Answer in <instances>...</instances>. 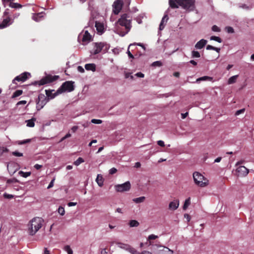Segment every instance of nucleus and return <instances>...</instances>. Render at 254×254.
<instances>
[{"label": "nucleus", "instance_id": "nucleus-1", "mask_svg": "<svg viewBox=\"0 0 254 254\" xmlns=\"http://www.w3.org/2000/svg\"><path fill=\"white\" fill-rule=\"evenodd\" d=\"M195 0H169V4L172 8H178L179 6L185 9L192 10L194 8Z\"/></svg>", "mask_w": 254, "mask_h": 254}, {"label": "nucleus", "instance_id": "nucleus-2", "mask_svg": "<svg viewBox=\"0 0 254 254\" xmlns=\"http://www.w3.org/2000/svg\"><path fill=\"white\" fill-rule=\"evenodd\" d=\"M132 17L127 13H124L121 16V17L117 21V23L122 26L125 27L126 31H118V33L121 36H124L130 30L131 25V22ZM119 31V29H117Z\"/></svg>", "mask_w": 254, "mask_h": 254}, {"label": "nucleus", "instance_id": "nucleus-3", "mask_svg": "<svg viewBox=\"0 0 254 254\" xmlns=\"http://www.w3.org/2000/svg\"><path fill=\"white\" fill-rule=\"evenodd\" d=\"M43 219L40 217L34 218L31 221L29 227L30 235H34L42 226Z\"/></svg>", "mask_w": 254, "mask_h": 254}, {"label": "nucleus", "instance_id": "nucleus-4", "mask_svg": "<svg viewBox=\"0 0 254 254\" xmlns=\"http://www.w3.org/2000/svg\"><path fill=\"white\" fill-rule=\"evenodd\" d=\"M193 178L196 185L201 187H204L208 184V180L197 172L193 174Z\"/></svg>", "mask_w": 254, "mask_h": 254}, {"label": "nucleus", "instance_id": "nucleus-5", "mask_svg": "<svg viewBox=\"0 0 254 254\" xmlns=\"http://www.w3.org/2000/svg\"><path fill=\"white\" fill-rule=\"evenodd\" d=\"M74 82L72 81H66L64 82L61 86L57 90V93L61 94L64 92H71L74 90Z\"/></svg>", "mask_w": 254, "mask_h": 254}, {"label": "nucleus", "instance_id": "nucleus-6", "mask_svg": "<svg viewBox=\"0 0 254 254\" xmlns=\"http://www.w3.org/2000/svg\"><path fill=\"white\" fill-rule=\"evenodd\" d=\"M59 78L58 75H48L43 77L40 81H36L35 84H38L39 85H43L47 83H51L55 81Z\"/></svg>", "mask_w": 254, "mask_h": 254}, {"label": "nucleus", "instance_id": "nucleus-7", "mask_svg": "<svg viewBox=\"0 0 254 254\" xmlns=\"http://www.w3.org/2000/svg\"><path fill=\"white\" fill-rule=\"evenodd\" d=\"M131 188L130 183L129 181H127L124 184L117 185L115 186L116 190L117 192H124L128 191Z\"/></svg>", "mask_w": 254, "mask_h": 254}, {"label": "nucleus", "instance_id": "nucleus-8", "mask_svg": "<svg viewBox=\"0 0 254 254\" xmlns=\"http://www.w3.org/2000/svg\"><path fill=\"white\" fill-rule=\"evenodd\" d=\"M123 5V2L121 0H116L113 5V12L115 14H118L121 10Z\"/></svg>", "mask_w": 254, "mask_h": 254}, {"label": "nucleus", "instance_id": "nucleus-9", "mask_svg": "<svg viewBox=\"0 0 254 254\" xmlns=\"http://www.w3.org/2000/svg\"><path fill=\"white\" fill-rule=\"evenodd\" d=\"M28 75H30V73L27 72H24L18 76H17L14 78L12 81L13 83H16V81H21L24 82L28 78Z\"/></svg>", "mask_w": 254, "mask_h": 254}, {"label": "nucleus", "instance_id": "nucleus-10", "mask_svg": "<svg viewBox=\"0 0 254 254\" xmlns=\"http://www.w3.org/2000/svg\"><path fill=\"white\" fill-rule=\"evenodd\" d=\"M236 171L238 173V176L240 177H245L249 173V170L244 166H241L238 167Z\"/></svg>", "mask_w": 254, "mask_h": 254}, {"label": "nucleus", "instance_id": "nucleus-11", "mask_svg": "<svg viewBox=\"0 0 254 254\" xmlns=\"http://www.w3.org/2000/svg\"><path fill=\"white\" fill-rule=\"evenodd\" d=\"M95 23V27L96 30L98 33L102 34L104 32V20H99L96 21Z\"/></svg>", "mask_w": 254, "mask_h": 254}, {"label": "nucleus", "instance_id": "nucleus-12", "mask_svg": "<svg viewBox=\"0 0 254 254\" xmlns=\"http://www.w3.org/2000/svg\"><path fill=\"white\" fill-rule=\"evenodd\" d=\"M103 47L104 44L103 43H95L93 51L91 53L94 55L98 54L101 52Z\"/></svg>", "mask_w": 254, "mask_h": 254}, {"label": "nucleus", "instance_id": "nucleus-13", "mask_svg": "<svg viewBox=\"0 0 254 254\" xmlns=\"http://www.w3.org/2000/svg\"><path fill=\"white\" fill-rule=\"evenodd\" d=\"M45 93L46 96L49 99H53L56 96L60 94V93H57V91L55 92L54 90H46Z\"/></svg>", "mask_w": 254, "mask_h": 254}, {"label": "nucleus", "instance_id": "nucleus-14", "mask_svg": "<svg viewBox=\"0 0 254 254\" xmlns=\"http://www.w3.org/2000/svg\"><path fill=\"white\" fill-rule=\"evenodd\" d=\"M207 42V40L202 39L196 43L195 48L196 49H201L206 45Z\"/></svg>", "mask_w": 254, "mask_h": 254}, {"label": "nucleus", "instance_id": "nucleus-15", "mask_svg": "<svg viewBox=\"0 0 254 254\" xmlns=\"http://www.w3.org/2000/svg\"><path fill=\"white\" fill-rule=\"evenodd\" d=\"M179 206V200H175L171 202L169 204V208L170 209L175 210L177 209Z\"/></svg>", "mask_w": 254, "mask_h": 254}, {"label": "nucleus", "instance_id": "nucleus-16", "mask_svg": "<svg viewBox=\"0 0 254 254\" xmlns=\"http://www.w3.org/2000/svg\"><path fill=\"white\" fill-rule=\"evenodd\" d=\"M10 24V18L9 16L4 19L0 24V28H4Z\"/></svg>", "mask_w": 254, "mask_h": 254}, {"label": "nucleus", "instance_id": "nucleus-17", "mask_svg": "<svg viewBox=\"0 0 254 254\" xmlns=\"http://www.w3.org/2000/svg\"><path fill=\"white\" fill-rule=\"evenodd\" d=\"M92 39V37L88 31H85L83 36L82 41L83 42H89Z\"/></svg>", "mask_w": 254, "mask_h": 254}, {"label": "nucleus", "instance_id": "nucleus-18", "mask_svg": "<svg viewBox=\"0 0 254 254\" xmlns=\"http://www.w3.org/2000/svg\"><path fill=\"white\" fill-rule=\"evenodd\" d=\"M85 68L87 70L95 71L96 70V65L94 64H87L85 65Z\"/></svg>", "mask_w": 254, "mask_h": 254}, {"label": "nucleus", "instance_id": "nucleus-19", "mask_svg": "<svg viewBox=\"0 0 254 254\" xmlns=\"http://www.w3.org/2000/svg\"><path fill=\"white\" fill-rule=\"evenodd\" d=\"M36 119L35 118H32L30 120H26L25 122L27 123L26 126L28 127H33L35 126V122L36 121Z\"/></svg>", "mask_w": 254, "mask_h": 254}, {"label": "nucleus", "instance_id": "nucleus-20", "mask_svg": "<svg viewBox=\"0 0 254 254\" xmlns=\"http://www.w3.org/2000/svg\"><path fill=\"white\" fill-rule=\"evenodd\" d=\"M96 181L99 187L103 185V179L101 175H98L96 179Z\"/></svg>", "mask_w": 254, "mask_h": 254}, {"label": "nucleus", "instance_id": "nucleus-21", "mask_svg": "<svg viewBox=\"0 0 254 254\" xmlns=\"http://www.w3.org/2000/svg\"><path fill=\"white\" fill-rule=\"evenodd\" d=\"M145 199V196H140L139 197L135 198L132 199V201L136 203H140L143 202Z\"/></svg>", "mask_w": 254, "mask_h": 254}, {"label": "nucleus", "instance_id": "nucleus-22", "mask_svg": "<svg viewBox=\"0 0 254 254\" xmlns=\"http://www.w3.org/2000/svg\"><path fill=\"white\" fill-rule=\"evenodd\" d=\"M139 225V223L135 220H131L129 222V225L130 227H136Z\"/></svg>", "mask_w": 254, "mask_h": 254}, {"label": "nucleus", "instance_id": "nucleus-23", "mask_svg": "<svg viewBox=\"0 0 254 254\" xmlns=\"http://www.w3.org/2000/svg\"><path fill=\"white\" fill-rule=\"evenodd\" d=\"M9 6L13 8H20L22 7V5L21 4L13 2L9 3Z\"/></svg>", "mask_w": 254, "mask_h": 254}, {"label": "nucleus", "instance_id": "nucleus-24", "mask_svg": "<svg viewBox=\"0 0 254 254\" xmlns=\"http://www.w3.org/2000/svg\"><path fill=\"white\" fill-rule=\"evenodd\" d=\"M118 245L119 247H120V248L124 249L126 251H128V250L129 248V246H130L129 245H128L127 244H123L122 243H118Z\"/></svg>", "mask_w": 254, "mask_h": 254}, {"label": "nucleus", "instance_id": "nucleus-25", "mask_svg": "<svg viewBox=\"0 0 254 254\" xmlns=\"http://www.w3.org/2000/svg\"><path fill=\"white\" fill-rule=\"evenodd\" d=\"M238 77V75H237L231 76L228 79V84H231L235 83Z\"/></svg>", "mask_w": 254, "mask_h": 254}, {"label": "nucleus", "instance_id": "nucleus-26", "mask_svg": "<svg viewBox=\"0 0 254 254\" xmlns=\"http://www.w3.org/2000/svg\"><path fill=\"white\" fill-rule=\"evenodd\" d=\"M18 174H19L20 176H21L22 177L27 178V177H29V176H30L31 172H24L22 171H20L19 172Z\"/></svg>", "mask_w": 254, "mask_h": 254}, {"label": "nucleus", "instance_id": "nucleus-27", "mask_svg": "<svg viewBox=\"0 0 254 254\" xmlns=\"http://www.w3.org/2000/svg\"><path fill=\"white\" fill-rule=\"evenodd\" d=\"M190 204V198L189 197L186 199L183 205V209L186 210Z\"/></svg>", "mask_w": 254, "mask_h": 254}, {"label": "nucleus", "instance_id": "nucleus-28", "mask_svg": "<svg viewBox=\"0 0 254 254\" xmlns=\"http://www.w3.org/2000/svg\"><path fill=\"white\" fill-rule=\"evenodd\" d=\"M212 79V77L207 76H204L197 78L196 79V82H199L200 81H204L206 80H211Z\"/></svg>", "mask_w": 254, "mask_h": 254}, {"label": "nucleus", "instance_id": "nucleus-29", "mask_svg": "<svg viewBox=\"0 0 254 254\" xmlns=\"http://www.w3.org/2000/svg\"><path fill=\"white\" fill-rule=\"evenodd\" d=\"M31 141V139H27L23 140H18L16 141L17 144L18 145H22L26 143H30Z\"/></svg>", "mask_w": 254, "mask_h": 254}, {"label": "nucleus", "instance_id": "nucleus-30", "mask_svg": "<svg viewBox=\"0 0 254 254\" xmlns=\"http://www.w3.org/2000/svg\"><path fill=\"white\" fill-rule=\"evenodd\" d=\"M22 90H16L13 94L12 96V98H15V97H18L20 95H21L22 94Z\"/></svg>", "mask_w": 254, "mask_h": 254}, {"label": "nucleus", "instance_id": "nucleus-31", "mask_svg": "<svg viewBox=\"0 0 254 254\" xmlns=\"http://www.w3.org/2000/svg\"><path fill=\"white\" fill-rule=\"evenodd\" d=\"M84 162V160L82 158L79 157L74 162V164L77 166Z\"/></svg>", "mask_w": 254, "mask_h": 254}, {"label": "nucleus", "instance_id": "nucleus-32", "mask_svg": "<svg viewBox=\"0 0 254 254\" xmlns=\"http://www.w3.org/2000/svg\"><path fill=\"white\" fill-rule=\"evenodd\" d=\"M210 40H214V41H217L219 43H221L222 42V39L219 37H217V36H212L210 37Z\"/></svg>", "mask_w": 254, "mask_h": 254}, {"label": "nucleus", "instance_id": "nucleus-33", "mask_svg": "<svg viewBox=\"0 0 254 254\" xmlns=\"http://www.w3.org/2000/svg\"><path fill=\"white\" fill-rule=\"evenodd\" d=\"M191 57L192 58H199L200 55L198 51H193L191 52Z\"/></svg>", "mask_w": 254, "mask_h": 254}, {"label": "nucleus", "instance_id": "nucleus-34", "mask_svg": "<svg viewBox=\"0 0 254 254\" xmlns=\"http://www.w3.org/2000/svg\"><path fill=\"white\" fill-rule=\"evenodd\" d=\"M131 254H139V253L133 248H132L131 246H129V248L128 251Z\"/></svg>", "mask_w": 254, "mask_h": 254}, {"label": "nucleus", "instance_id": "nucleus-35", "mask_svg": "<svg viewBox=\"0 0 254 254\" xmlns=\"http://www.w3.org/2000/svg\"><path fill=\"white\" fill-rule=\"evenodd\" d=\"M64 250L68 254H72L73 251L69 246L64 247Z\"/></svg>", "mask_w": 254, "mask_h": 254}, {"label": "nucleus", "instance_id": "nucleus-36", "mask_svg": "<svg viewBox=\"0 0 254 254\" xmlns=\"http://www.w3.org/2000/svg\"><path fill=\"white\" fill-rule=\"evenodd\" d=\"M58 212L59 214H60L61 215H64L65 213L64 209L62 206H60L58 208Z\"/></svg>", "mask_w": 254, "mask_h": 254}, {"label": "nucleus", "instance_id": "nucleus-37", "mask_svg": "<svg viewBox=\"0 0 254 254\" xmlns=\"http://www.w3.org/2000/svg\"><path fill=\"white\" fill-rule=\"evenodd\" d=\"M12 154L15 156L21 157L23 156V153L19 152L17 151H13L12 152Z\"/></svg>", "mask_w": 254, "mask_h": 254}, {"label": "nucleus", "instance_id": "nucleus-38", "mask_svg": "<svg viewBox=\"0 0 254 254\" xmlns=\"http://www.w3.org/2000/svg\"><path fill=\"white\" fill-rule=\"evenodd\" d=\"M226 30L227 32L229 33H233L234 32V29L232 27H230V26L226 27Z\"/></svg>", "mask_w": 254, "mask_h": 254}, {"label": "nucleus", "instance_id": "nucleus-39", "mask_svg": "<svg viewBox=\"0 0 254 254\" xmlns=\"http://www.w3.org/2000/svg\"><path fill=\"white\" fill-rule=\"evenodd\" d=\"M102 121L101 120L98 119H92L91 120V123L95 124H100L102 123Z\"/></svg>", "mask_w": 254, "mask_h": 254}, {"label": "nucleus", "instance_id": "nucleus-40", "mask_svg": "<svg viewBox=\"0 0 254 254\" xmlns=\"http://www.w3.org/2000/svg\"><path fill=\"white\" fill-rule=\"evenodd\" d=\"M212 30L214 32H220V29L216 25H213L212 27Z\"/></svg>", "mask_w": 254, "mask_h": 254}, {"label": "nucleus", "instance_id": "nucleus-41", "mask_svg": "<svg viewBox=\"0 0 254 254\" xmlns=\"http://www.w3.org/2000/svg\"><path fill=\"white\" fill-rule=\"evenodd\" d=\"M71 136V134L70 133H67L63 137H62L60 140V142H62L63 141H64V139L67 138H69Z\"/></svg>", "mask_w": 254, "mask_h": 254}, {"label": "nucleus", "instance_id": "nucleus-42", "mask_svg": "<svg viewBox=\"0 0 254 254\" xmlns=\"http://www.w3.org/2000/svg\"><path fill=\"white\" fill-rule=\"evenodd\" d=\"M117 172V169H116L115 168H112L109 170V174L111 175H113L115 174Z\"/></svg>", "mask_w": 254, "mask_h": 254}, {"label": "nucleus", "instance_id": "nucleus-43", "mask_svg": "<svg viewBox=\"0 0 254 254\" xmlns=\"http://www.w3.org/2000/svg\"><path fill=\"white\" fill-rule=\"evenodd\" d=\"M158 238V236L155 235L154 234H151L149 235L148 237V240H154Z\"/></svg>", "mask_w": 254, "mask_h": 254}, {"label": "nucleus", "instance_id": "nucleus-44", "mask_svg": "<svg viewBox=\"0 0 254 254\" xmlns=\"http://www.w3.org/2000/svg\"><path fill=\"white\" fill-rule=\"evenodd\" d=\"M168 19V15H165L162 18V20H161V22L162 23H163L164 22H167V20Z\"/></svg>", "mask_w": 254, "mask_h": 254}, {"label": "nucleus", "instance_id": "nucleus-45", "mask_svg": "<svg viewBox=\"0 0 254 254\" xmlns=\"http://www.w3.org/2000/svg\"><path fill=\"white\" fill-rule=\"evenodd\" d=\"M125 78H128L129 77L132 79L133 78V76L131 75V73L129 72H126L125 73Z\"/></svg>", "mask_w": 254, "mask_h": 254}, {"label": "nucleus", "instance_id": "nucleus-46", "mask_svg": "<svg viewBox=\"0 0 254 254\" xmlns=\"http://www.w3.org/2000/svg\"><path fill=\"white\" fill-rule=\"evenodd\" d=\"M9 9L7 8L5 10L4 12H3V16L5 17L9 16Z\"/></svg>", "mask_w": 254, "mask_h": 254}, {"label": "nucleus", "instance_id": "nucleus-47", "mask_svg": "<svg viewBox=\"0 0 254 254\" xmlns=\"http://www.w3.org/2000/svg\"><path fill=\"white\" fill-rule=\"evenodd\" d=\"M78 129V127L77 126H74L71 128V130L72 132H75Z\"/></svg>", "mask_w": 254, "mask_h": 254}, {"label": "nucleus", "instance_id": "nucleus-48", "mask_svg": "<svg viewBox=\"0 0 254 254\" xmlns=\"http://www.w3.org/2000/svg\"><path fill=\"white\" fill-rule=\"evenodd\" d=\"M135 75L138 77H141V78L144 77V74L143 73H141V72H137V73H136L135 74Z\"/></svg>", "mask_w": 254, "mask_h": 254}, {"label": "nucleus", "instance_id": "nucleus-49", "mask_svg": "<svg viewBox=\"0 0 254 254\" xmlns=\"http://www.w3.org/2000/svg\"><path fill=\"white\" fill-rule=\"evenodd\" d=\"M157 144L161 147H164L165 146L164 142L162 140H158L157 141Z\"/></svg>", "mask_w": 254, "mask_h": 254}, {"label": "nucleus", "instance_id": "nucleus-50", "mask_svg": "<svg viewBox=\"0 0 254 254\" xmlns=\"http://www.w3.org/2000/svg\"><path fill=\"white\" fill-rule=\"evenodd\" d=\"M3 196L5 198H12L13 197V196L12 194H7L6 193H5L3 194Z\"/></svg>", "mask_w": 254, "mask_h": 254}, {"label": "nucleus", "instance_id": "nucleus-51", "mask_svg": "<svg viewBox=\"0 0 254 254\" xmlns=\"http://www.w3.org/2000/svg\"><path fill=\"white\" fill-rule=\"evenodd\" d=\"M152 65L153 66H160L161 65V63L159 61H156V62H154L153 64H152Z\"/></svg>", "mask_w": 254, "mask_h": 254}, {"label": "nucleus", "instance_id": "nucleus-52", "mask_svg": "<svg viewBox=\"0 0 254 254\" xmlns=\"http://www.w3.org/2000/svg\"><path fill=\"white\" fill-rule=\"evenodd\" d=\"M77 70L81 73H83L84 72V69L81 66H78L77 67Z\"/></svg>", "mask_w": 254, "mask_h": 254}, {"label": "nucleus", "instance_id": "nucleus-53", "mask_svg": "<svg viewBox=\"0 0 254 254\" xmlns=\"http://www.w3.org/2000/svg\"><path fill=\"white\" fill-rule=\"evenodd\" d=\"M54 180H55V179H53L51 181V182L50 183V184H49V185L48 186V188H47L48 189L51 188L52 187H53Z\"/></svg>", "mask_w": 254, "mask_h": 254}, {"label": "nucleus", "instance_id": "nucleus-54", "mask_svg": "<svg viewBox=\"0 0 254 254\" xmlns=\"http://www.w3.org/2000/svg\"><path fill=\"white\" fill-rule=\"evenodd\" d=\"M188 113H189V112H185V113H182L181 114L182 119H184L185 118H186L188 116Z\"/></svg>", "mask_w": 254, "mask_h": 254}, {"label": "nucleus", "instance_id": "nucleus-55", "mask_svg": "<svg viewBox=\"0 0 254 254\" xmlns=\"http://www.w3.org/2000/svg\"><path fill=\"white\" fill-rule=\"evenodd\" d=\"M214 47H213V46H211V45H207V46H206V50H214Z\"/></svg>", "mask_w": 254, "mask_h": 254}, {"label": "nucleus", "instance_id": "nucleus-56", "mask_svg": "<svg viewBox=\"0 0 254 254\" xmlns=\"http://www.w3.org/2000/svg\"><path fill=\"white\" fill-rule=\"evenodd\" d=\"M127 54L129 58H131V59L134 58V56H133V55L130 53V52L128 50H127Z\"/></svg>", "mask_w": 254, "mask_h": 254}, {"label": "nucleus", "instance_id": "nucleus-57", "mask_svg": "<svg viewBox=\"0 0 254 254\" xmlns=\"http://www.w3.org/2000/svg\"><path fill=\"white\" fill-rule=\"evenodd\" d=\"M42 166L41 165H39V164H36L34 165V168L36 169V170H39L40 169H41L42 168Z\"/></svg>", "mask_w": 254, "mask_h": 254}, {"label": "nucleus", "instance_id": "nucleus-58", "mask_svg": "<svg viewBox=\"0 0 254 254\" xmlns=\"http://www.w3.org/2000/svg\"><path fill=\"white\" fill-rule=\"evenodd\" d=\"M76 204H77L76 202H70L68 203L67 205L70 207V206H75L76 205Z\"/></svg>", "mask_w": 254, "mask_h": 254}, {"label": "nucleus", "instance_id": "nucleus-59", "mask_svg": "<svg viewBox=\"0 0 254 254\" xmlns=\"http://www.w3.org/2000/svg\"><path fill=\"white\" fill-rule=\"evenodd\" d=\"M134 45H137L139 46H140L144 50H145V46L143 45V44L142 43H135Z\"/></svg>", "mask_w": 254, "mask_h": 254}, {"label": "nucleus", "instance_id": "nucleus-60", "mask_svg": "<svg viewBox=\"0 0 254 254\" xmlns=\"http://www.w3.org/2000/svg\"><path fill=\"white\" fill-rule=\"evenodd\" d=\"M221 159H222V158L221 157H217V158H216L215 159L214 162L215 163L220 162L221 161Z\"/></svg>", "mask_w": 254, "mask_h": 254}, {"label": "nucleus", "instance_id": "nucleus-61", "mask_svg": "<svg viewBox=\"0 0 254 254\" xmlns=\"http://www.w3.org/2000/svg\"><path fill=\"white\" fill-rule=\"evenodd\" d=\"M26 103V102L25 101H20L17 103V105L18 106L21 104L25 105Z\"/></svg>", "mask_w": 254, "mask_h": 254}, {"label": "nucleus", "instance_id": "nucleus-62", "mask_svg": "<svg viewBox=\"0 0 254 254\" xmlns=\"http://www.w3.org/2000/svg\"><path fill=\"white\" fill-rule=\"evenodd\" d=\"M190 63L191 64L194 66H195L197 65V63L194 60H190Z\"/></svg>", "mask_w": 254, "mask_h": 254}, {"label": "nucleus", "instance_id": "nucleus-63", "mask_svg": "<svg viewBox=\"0 0 254 254\" xmlns=\"http://www.w3.org/2000/svg\"><path fill=\"white\" fill-rule=\"evenodd\" d=\"M185 217L187 218L188 222H189L190 220V217L189 214H185Z\"/></svg>", "mask_w": 254, "mask_h": 254}, {"label": "nucleus", "instance_id": "nucleus-64", "mask_svg": "<svg viewBox=\"0 0 254 254\" xmlns=\"http://www.w3.org/2000/svg\"><path fill=\"white\" fill-rule=\"evenodd\" d=\"M141 254H152V253L148 251H144L142 252Z\"/></svg>", "mask_w": 254, "mask_h": 254}]
</instances>
